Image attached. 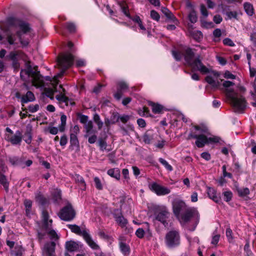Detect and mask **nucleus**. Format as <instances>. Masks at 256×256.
Wrapping results in <instances>:
<instances>
[{
	"mask_svg": "<svg viewBox=\"0 0 256 256\" xmlns=\"http://www.w3.org/2000/svg\"><path fill=\"white\" fill-rule=\"evenodd\" d=\"M6 21L8 26L4 27L0 26V29L6 34L8 44L10 45L18 44V42H16V35L10 31L9 26L18 27L20 30L17 31L16 34L18 37L22 45L23 46H26L29 44V41L27 40H23L22 35V34H26L30 31V24L24 20L13 17L8 18Z\"/></svg>",
	"mask_w": 256,
	"mask_h": 256,
	"instance_id": "1",
	"label": "nucleus"
},
{
	"mask_svg": "<svg viewBox=\"0 0 256 256\" xmlns=\"http://www.w3.org/2000/svg\"><path fill=\"white\" fill-rule=\"evenodd\" d=\"M172 208L174 215L180 222L187 223L192 221L198 224L200 222V214L196 208L188 206L182 200H173Z\"/></svg>",
	"mask_w": 256,
	"mask_h": 256,
	"instance_id": "2",
	"label": "nucleus"
},
{
	"mask_svg": "<svg viewBox=\"0 0 256 256\" xmlns=\"http://www.w3.org/2000/svg\"><path fill=\"white\" fill-rule=\"evenodd\" d=\"M182 50L183 51V56L186 62L193 69L198 70L203 74H208L211 72V70L206 67L202 64L200 56L194 60V50L186 46H184L182 47Z\"/></svg>",
	"mask_w": 256,
	"mask_h": 256,
	"instance_id": "3",
	"label": "nucleus"
},
{
	"mask_svg": "<svg viewBox=\"0 0 256 256\" xmlns=\"http://www.w3.org/2000/svg\"><path fill=\"white\" fill-rule=\"evenodd\" d=\"M234 84L230 81L226 80L222 86L227 88L225 92L227 98L230 101L231 104L236 112H241L244 111L246 106V101L242 96H238V93L235 92L233 89L228 88Z\"/></svg>",
	"mask_w": 256,
	"mask_h": 256,
	"instance_id": "4",
	"label": "nucleus"
},
{
	"mask_svg": "<svg viewBox=\"0 0 256 256\" xmlns=\"http://www.w3.org/2000/svg\"><path fill=\"white\" fill-rule=\"evenodd\" d=\"M26 69L22 70L20 72V76L22 79L25 80L26 77H31L34 85L36 86H43L44 84V78L38 70V66L32 67L30 62H28L26 64Z\"/></svg>",
	"mask_w": 256,
	"mask_h": 256,
	"instance_id": "5",
	"label": "nucleus"
},
{
	"mask_svg": "<svg viewBox=\"0 0 256 256\" xmlns=\"http://www.w3.org/2000/svg\"><path fill=\"white\" fill-rule=\"evenodd\" d=\"M74 60V56L70 52L60 55L58 58V64L62 68V70L54 78H61L66 70L73 65Z\"/></svg>",
	"mask_w": 256,
	"mask_h": 256,
	"instance_id": "6",
	"label": "nucleus"
},
{
	"mask_svg": "<svg viewBox=\"0 0 256 256\" xmlns=\"http://www.w3.org/2000/svg\"><path fill=\"white\" fill-rule=\"evenodd\" d=\"M152 209L155 216V220L162 224H168L170 222L171 214L166 206L154 205Z\"/></svg>",
	"mask_w": 256,
	"mask_h": 256,
	"instance_id": "7",
	"label": "nucleus"
},
{
	"mask_svg": "<svg viewBox=\"0 0 256 256\" xmlns=\"http://www.w3.org/2000/svg\"><path fill=\"white\" fill-rule=\"evenodd\" d=\"M180 234L178 231L172 230L166 233L165 236V243L169 248H174L180 244Z\"/></svg>",
	"mask_w": 256,
	"mask_h": 256,
	"instance_id": "8",
	"label": "nucleus"
},
{
	"mask_svg": "<svg viewBox=\"0 0 256 256\" xmlns=\"http://www.w3.org/2000/svg\"><path fill=\"white\" fill-rule=\"evenodd\" d=\"M75 216L76 212L70 204L64 206L58 214L60 218L64 221H70L73 220Z\"/></svg>",
	"mask_w": 256,
	"mask_h": 256,
	"instance_id": "9",
	"label": "nucleus"
},
{
	"mask_svg": "<svg viewBox=\"0 0 256 256\" xmlns=\"http://www.w3.org/2000/svg\"><path fill=\"white\" fill-rule=\"evenodd\" d=\"M152 190L158 196L166 195L170 192V190L168 188L161 186L156 183H154L152 184Z\"/></svg>",
	"mask_w": 256,
	"mask_h": 256,
	"instance_id": "10",
	"label": "nucleus"
},
{
	"mask_svg": "<svg viewBox=\"0 0 256 256\" xmlns=\"http://www.w3.org/2000/svg\"><path fill=\"white\" fill-rule=\"evenodd\" d=\"M6 140L12 144H20L22 140V132L20 130H17L12 136L8 135Z\"/></svg>",
	"mask_w": 256,
	"mask_h": 256,
	"instance_id": "11",
	"label": "nucleus"
},
{
	"mask_svg": "<svg viewBox=\"0 0 256 256\" xmlns=\"http://www.w3.org/2000/svg\"><path fill=\"white\" fill-rule=\"evenodd\" d=\"M119 246L121 252L124 256H128L130 253V248L128 244L124 242V238L120 236L118 238Z\"/></svg>",
	"mask_w": 256,
	"mask_h": 256,
	"instance_id": "12",
	"label": "nucleus"
},
{
	"mask_svg": "<svg viewBox=\"0 0 256 256\" xmlns=\"http://www.w3.org/2000/svg\"><path fill=\"white\" fill-rule=\"evenodd\" d=\"M35 200L36 202L43 206H46L49 204L48 197L45 196L40 192L36 194Z\"/></svg>",
	"mask_w": 256,
	"mask_h": 256,
	"instance_id": "13",
	"label": "nucleus"
},
{
	"mask_svg": "<svg viewBox=\"0 0 256 256\" xmlns=\"http://www.w3.org/2000/svg\"><path fill=\"white\" fill-rule=\"evenodd\" d=\"M112 214L116 222L118 224H126L128 223L127 220L122 215L121 210H114Z\"/></svg>",
	"mask_w": 256,
	"mask_h": 256,
	"instance_id": "14",
	"label": "nucleus"
},
{
	"mask_svg": "<svg viewBox=\"0 0 256 256\" xmlns=\"http://www.w3.org/2000/svg\"><path fill=\"white\" fill-rule=\"evenodd\" d=\"M208 143V138L206 136L203 134H198L196 141L195 142L196 145L199 148H203L206 144Z\"/></svg>",
	"mask_w": 256,
	"mask_h": 256,
	"instance_id": "15",
	"label": "nucleus"
},
{
	"mask_svg": "<svg viewBox=\"0 0 256 256\" xmlns=\"http://www.w3.org/2000/svg\"><path fill=\"white\" fill-rule=\"evenodd\" d=\"M69 228L72 232L76 234L82 236L84 238V234H88L87 231L85 228H80L78 225H68Z\"/></svg>",
	"mask_w": 256,
	"mask_h": 256,
	"instance_id": "16",
	"label": "nucleus"
},
{
	"mask_svg": "<svg viewBox=\"0 0 256 256\" xmlns=\"http://www.w3.org/2000/svg\"><path fill=\"white\" fill-rule=\"evenodd\" d=\"M34 100L35 97L34 94L30 90L28 91L26 94L22 95L21 98V102L22 106H24V104L33 102Z\"/></svg>",
	"mask_w": 256,
	"mask_h": 256,
	"instance_id": "17",
	"label": "nucleus"
},
{
	"mask_svg": "<svg viewBox=\"0 0 256 256\" xmlns=\"http://www.w3.org/2000/svg\"><path fill=\"white\" fill-rule=\"evenodd\" d=\"M66 248L69 252H76L79 250L80 244L74 241L70 240L66 242Z\"/></svg>",
	"mask_w": 256,
	"mask_h": 256,
	"instance_id": "18",
	"label": "nucleus"
},
{
	"mask_svg": "<svg viewBox=\"0 0 256 256\" xmlns=\"http://www.w3.org/2000/svg\"><path fill=\"white\" fill-rule=\"evenodd\" d=\"M208 194L209 198L216 202L220 203V194L218 196L216 191L214 188H208Z\"/></svg>",
	"mask_w": 256,
	"mask_h": 256,
	"instance_id": "19",
	"label": "nucleus"
},
{
	"mask_svg": "<svg viewBox=\"0 0 256 256\" xmlns=\"http://www.w3.org/2000/svg\"><path fill=\"white\" fill-rule=\"evenodd\" d=\"M84 238L92 248L94 250H98L100 248V246L92 240V237L88 232V234H84Z\"/></svg>",
	"mask_w": 256,
	"mask_h": 256,
	"instance_id": "20",
	"label": "nucleus"
},
{
	"mask_svg": "<svg viewBox=\"0 0 256 256\" xmlns=\"http://www.w3.org/2000/svg\"><path fill=\"white\" fill-rule=\"evenodd\" d=\"M84 238L92 248L94 250H98L100 248V246L92 240V237L88 232V234H84Z\"/></svg>",
	"mask_w": 256,
	"mask_h": 256,
	"instance_id": "21",
	"label": "nucleus"
},
{
	"mask_svg": "<svg viewBox=\"0 0 256 256\" xmlns=\"http://www.w3.org/2000/svg\"><path fill=\"white\" fill-rule=\"evenodd\" d=\"M70 148L73 150L74 147H79V142L76 134H70Z\"/></svg>",
	"mask_w": 256,
	"mask_h": 256,
	"instance_id": "22",
	"label": "nucleus"
},
{
	"mask_svg": "<svg viewBox=\"0 0 256 256\" xmlns=\"http://www.w3.org/2000/svg\"><path fill=\"white\" fill-rule=\"evenodd\" d=\"M9 161L14 166H20L22 168H25V166L23 165V160L18 157L10 158Z\"/></svg>",
	"mask_w": 256,
	"mask_h": 256,
	"instance_id": "23",
	"label": "nucleus"
},
{
	"mask_svg": "<svg viewBox=\"0 0 256 256\" xmlns=\"http://www.w3.org/2000/svg\"><path fill=\"white\" fill-rule=\"evenodd\" d=\"M107 174L111 177L114 178L118 180L120 178V170L118 168L108 170Z\"/></svg>",
	"mask_w": 256,
	"mask_h": 256,
	"instance_id": "24",
	"label": "nucleus"
},
{
	"mask_svg": "<svg viewBox=\"0 0 256 256\" xmlns=\"http://www.w3.org/2000/svg\"><path fill=\"white\" fill-rule=\"evenodd\" d=\"M74 178L76 182L78 183L80 188L82 190H85L86 188V184L83 178L78 174H76Z\"/></svg>",
	"mask_w": 256,
	"mask_h": 256,
	"instance_id": "25",
	"label": "nucleus"
},
{
	"mask_svg": "<svg viewBox=\"0 0 256 256\" xmlns=\"http://www.w3.org/2000/svg\"><path fill=\"white\" fill-rule=\"evenodd\" d=\"M0 184L2 185L6 192H8L9 182L5 175L2 172H0Z\"/></svg>",
	"mask_w": 256,
	"mask_h": 256,
	"instance_id": "26",
	"label": "nucleus"
},
{
	"mask_svg": "<svg viewBox=\"0 0 256 256\" xmlns=\"http://www.w3.org/2000/svg\"><path fill=\"white\" fill-rule=\"evenodd\" d=\"M162 12L166 16V18L173 22L176 20V18L172 13L167 8L162 7L161 9Z\"/></svg>",
	"mask_w": 256,
	"mask_h": 256,
	"instance_id": "27",
	"label": "nucleus"
},
{
	"mask_svg": "<svg viewBox=\"0 0 256 256\" xmlns=\"http://www.w3.org/2000/svg\"><path fill=\"white\" fill-rule=\"evenodd\" d=\"M84 128L85 129L86 134L84 137H88L90 134L92 132V130L94 126L92 121L90 120L84 124Z\"/></svg>",
	"mask_w": 256,
	"mask_h": 256,
	"instance_id": "28",
	"label": "nucleus"
},
{
	"mask_svg": "<svg viewBox=\"0 0 256 256\" xmlns=\"http://www.w3.org/2000/svg\"><path fill=\"white\" fill-rule=\"evenodd\" d=\"M56 244L54 242L47 243L45 245V248L47 254H54L55 250Z\"/></svg>",
	"mask_w": 256,
	"mask_h": 256,
	"instance_id": "29",
	"label": "nucleus"
},
{
	"mask_svg": "<svg viewBox=\"0 0 256 256\" xmlns=\"http://www.w3.org/2000/svg\"><path fill=\"white\" fill-rule=\"evenodd\" d=\"M244 7L246 12L250 16H252L254 13L253 6L249 2H245Z\"/></svg>",
	"mask_w": 256,
	"mask_h": 256,
	"instance_id": "30",
	"label": "nucleus"
},
{
	"mask_svg": "<svg viewBox=\"0 0 256 256\" xmlns=\"http://www.w3.org/2000/svg\"><path fill=\"white\" fill-rule=\"evenodd\" d=\"M172 56L176 61H180L183 57V51L181 50H172Z\"/></svg>",
	"mask_w": 256,
	"mask_h": 256,
	"instance_id": "31",
	"label": "nucleus"
},
{
	"mask_svg": "<svg viewBox=\"0 0 256 256\" xmlns=\"http://www.w3.org/2000/svg\"><path fill=\"white\" fill-rule=\"evenodd\" d=\"M42 220L43 224H49L52 222V220L50 218L48 212L45 210L42 212Z\"/></svg>",
	"mask_w": 256,
	"mask_h": 256,
	"instance_id": "32",
	"label": "nucleus"
},
{
	"mask_svg": "<svg viewBox=\"0 0 256 256\" xmlns=\"http://www.w3.org/2000/svg\"><path fill=\"white\" fill-rule=\"evenodd\" d=\"M150 105L152 106V111L154 114H160L163 109V106L159 104L152 102Z\"/></svg>",
	"mask_w": 256,
	"mask_h": 256,
	"instance_id": "33",
	"label": "nucleus"
},
{
	"mask_svg": "<svg viewBox=\"0 0 256 256\" xmlns=\"http://www.w3.org/2000/svg\"><path fill=\"white\" fill-rule=\"evenodd\" d=\"M206 81L210 84L213 88H218L219 85L218 82H216L212 76H206L205 78Z\"/></svg>",
	"mask_w": 256,
	"mask_h": 256,
	"instance_id": "34",
	"label": "nucleus"
},
{
	"mask_svg": "<svg viewBox=\"0 0 256 256\" xmlns=\"http://www.w3.org/2000/svg\"><path fill=\"white\" fill-rule=\"evenodd\" d=\"M61 124L59 126V130L60 132H62L64 130L65 126L66 124V116L64 114H62L60 117Z\"/></svg>",
	"mask_w": 256,
	"mask_h": 256,
	"instance_id": "35",
	"label": "nucleus"
},
{
	"mask_svg": "<svg viewBox=\"0 0 256 256\" xmlns=\"http://www.w3.org/2000/svg\"><path fill=\"white\" fill-rule=\"evenodd\" d=\"M56 99L60 102H64L66 106H68L70 99L68 97L64 94L58 95L56 96Z\"/></svg>",
	"mask_w": 256,
	"mask_h": 256,
	"instance_id": "36",
	"label": "nucleus"
},
{
	"mask_svg": "<svg viewBox=\"0 0 256 256\" xmlns=\"http://www.w3.org/2000/svg\"><path fill=\"white\" fill-rule=\"evenodd\" d=\"M93 119L94 122L97 124L98 129L101 130L103 126V122L100 120L99 115L97 114H96L94 116Z\"/></svg>",
	"mask_w": 256,
	"mask_h": 256,
	"instance_id": "37",
	"label": "nucleus"
},
{
	"mask_svg": "<svg viewBox=\"0 0 256 256\" xmlns=\"http://www.w3.org/2000/svg\"><path fill=\"white\" fill-rule=\"evenodd\" d=\"M192 38L196 41H200L202 38V34L200 31L195 30L192 32Z\"/></svg>",
	"mask_w": 256,
	"mask_h": 256,
	"instance_id": "38",
	"label": "nucleus"
},
{
	"mask_svg": "<svg viewBox=\"0 0 256 256\" xmlns=\"http://www.w3.org/2000/svg\"><path fill=\"white\" fill-rule=\"evenodd\" d=\"M20 54V52H11L7 56V58L12 61H16L18 60V58Z\"/></svg>",
	"mask_w": 256,
	"mask_h": 256,
	"instance_id": "39",
	"label": "nucleus"
},
{
	"mask_svg": "<svg viewBox=\"0 0 256 256\" xmlns=\"http://www.w3.org/2000/svg\"><path fill=\"white\" fill-rule=\"evenodd\" d=\"M244 251L246 256H253V253L250 249V242L246 240V244L244 246Z\"/></svg>",
	"mask_w": 256,
	"mask_h": 256,
	"instance_id": "40",
	"label": "nucleus"
},
{
	"mask_svg": "<svg viewBox=\"0 0 256 256\" xmlns=\"http://www.w3.org/2000/svg\"><path fill=\"white\" fill-rule=\"evenodd\" d=\"M66 29L71 33L76 32V26L74 23L71 22H68L66 24Z\"/></svg>",
	"mask_w": 256,
	"mask_h": 256,
	"instance_id": "41",
	"label": "nucleus"
},
{
	"mask_svg": "<svg viewBox=\"0 0 256 256\" xmlns=\"http://www.w3.org/2000/svg\"><path fill=\"white\" fill-rule=\"evenodd\" d=\"M24 136L25 138V139L24 140L26 143L28 144H30L32 140V134L31 133V130H27L24 134Z\"/></svg>",
	"mask_w": 256,
	"mask_h": 256,
	"instance_id": "42",
	"label": "nucleus"
},
{
	"mask_svg": "<svg viewBox=\"0 0 256 256\" xmlns=\"http://www.w3.org/2000/svg\"><path fill=\"white\" fill-rule=\"evenodd\" d=\"M24 206L26 208V212L28 214L29 212L32 208V201L30 200L26 199L24 200Z\"/></svg>",
	"mask_w": 256,
	"mask_h": 256,
	"instance_id": "43",
	"label": "nucleus"
},
{
	"mask_svg": "<svg viewBox=\"0 0 256 256\" xmlns=\"http://www.w3.org/2000/svg\"><path fill=\"white\" fill-rule=\"evenodd\" d=\"M222 194L224 196V200L226 202H230L232 198V193L231 191L224 192L222 193Z\"/></svg>",
	"mask_w": 256,
	"mask_h": 256,
	"instance_id": "44",
	"label": "nucleus"
},
{
	"mask_svg": "<svg viewBox=\"0 0 256 256\" xmlns=\"http://www.w3.org/2000/svg\"><path fill=\"white\" fill-rule=\"evenodd\" d=\"M158 160L168 170H172V167L165 160L162 158H160Z\"/></svg>",
	"mask_w": 256,
	"mask_h": 256,
	"instance_id": "45",
	"label": "nucleus"
},
{
	"mask_svg": "<svg viewBox=\"0 0 256 256\" xmlns=\"http://www.w3.org/2000/svg\"><path fill=\"white\" fill-rule=\"evenodd\" d=\"M188 19L192 23L196 22L198 18L196 12L194 11L192 12L188 15Z\"/></svg>",
	"mask_w": 256,
	"mask_h": 256,
	"instance_id": "46",
	"label": "nucleus"
},
{
	"mask_svg": "<svg viewBox=\"0 0 256 256\" xmlns=\"http://www.w3.org/2000/svg\"><path fill=\"white\" fill-rule=\"evenodd\" d=\"M98 146L100 147V150H104L106 148L107 143L104 140L102 139V138H100L98 140Z\"/></svg>",
	"mask_w": 256,
	"mask_h": 256,
	"instance_id": "47",
	"label": "nucleus"
},
{
	"mask_svg": "<svg viewBox=\"0 0 256 256\" xmlns=\"http://www.w3.org/2000/svg\"><path fill=\"white\" fill-rule=\"evenodd\" d=\"M240 196H244L249 194L250 190L248 188H244L238 190Z\"/></svg>",
	"mask_w": 256,
	"mask_h": 256,
	"instance_id": "48",
	"label": "nucleus"
},
{
	"mask_svg": "<svg viewBox=\"0 0 256 256\" xmlns=\"http://www.w3.org/2000/svg\"><path fill=\"white\" fill-rule=\"evenodd\" d=\"M226 236L228 238V241L230 242H232L233 241L232 232L230 228H226Z\"/></svg>",
	"mask_w": 256,
	"mask_h": 256,
	"instance_id": "49",
	"label": "nucleus"
},
{
	"mask_svg": "<svg viewBox=\"0 0 256 256\" xmlns=\"http://www.w3.org/2000/svg\"><path fill=\"white\" fill-rule=\"evenodd\" d=\"M143 141L147 144H149L151 142L152 138L151 136L148 134L147 132L145 133L142 137Z\"/></svg>",
	"mask_w": 256,
	"mask_h": 256,
	"instance_id": "50",
	"label": "nucleus"
},
{
	"mask_svg": "<svg viewBox=\"0 0 256 256\" xmlns=\"http://www.w3.org/2000/svg\"><path fill=\"white\" fill-rule=\"evenodd\" d=\"M94 184H95L96 188L97 189H98L99 190H101L102 189V184L100 180V178L98 177H95L94 178Z\"/></svg>",
	"mask_w": 256,
	"mask_h": 256,
	"instance_id": "51",
	"label": "nucleus"
},
{
	"mask_svg": "<svg viewBox=\"0 0 256 256\" xmlns=\"http://www.w3.org/2000/svg\"><path fill=\"white\" fill-rule=\"evenodd\" d=\"M120 115L118 113H113L111 118V123L114 124L120 120Z\"/></svg>",
	"mask_w": 256,
	"mask_h": 256,
	"instance_id": "52",
	"label": "nucleus"
},
{
	"mask_svg": "<svg viewBox=\"0 0 256 256\" xmlns=\"http://www.w3.org/2000/svg\"><path fill=\"white\" fill-rule=\"evenodd\" d=\"M128 88V85L124 82H120L118 83V88L125 92Z\"/></svg>",
	"mask_w": 256,
	"mask_h": 256,
	"instance_id": "53",
	"label": "nucleus"
},
{
	"mask_svg": "<svg viewBox=\"0 0 256 256\" xmlns=\"http://www.w3.org/2000/svg\"><path fill=\"white\" fill-rule=\"evenodd\" d=\"M124 92L118 88L116 92L114 94V98L118 100H120Z\"/></svg>",
	"mask_w": 256,
	"mask_h": 256,
	"instance_id": "54",
	"label": "nucleus"
},
{
	"mask_svg": "<svg viewBox=\"0 0 256 256\" xmlns=\"http://www.w3.org/2000/svg\"><path fill=\"white\" fill-rule=\"evenodd\" d=\"M78 118L80 120V123L84 124H85L87 123L88 119V117L87 116L84 115L82 114H80L78 115Z\"/></svg>",
	"mask_w": 256,
	"mask_h": 256,
	"instance_id": "55",
	"label": "nucleus"
},
{
	"mask_svg": "<svg viewBox=\"0 0 256 256\" xmlns=\"http://www.w3.org/2000/svg\"><path fill=\"white\" fill-rule=\"evenodd\" d=\"M48 234L50 236L51 239L58 240L59 238L56 232L54 230H51L47 232Z\"/></svg>",
	"mask_w": 256,
	"mask_h": 256,
	"instance_id": "56",
	"label": "nucleus"
},
{
	"mask_svg": "<svg viewBox=\"0 0 256 256\" xmlns=\"http://www.w3.org/2000/svg\"><path fill=\"white\" fill-rule=\"evenodd\" d=\"M44 92L46 96L50 98L51 99L53 98L54 95V90L50 88H46L44 89Z\"/></svg>",
	"mask_w": 256,
	"mask_h": 256,
	"instance_id": "57",
	"label": "nucleus"
},
{
	"mask_svg": "<svg viewBox=\"0 0 256 256\" xmlns=\"http://www.w3.org/2000/svg\"><path fill=\"white\" fill-rule=\"evenodd\" d=\"M150 16L151 18L156 21H158L160 18V16L159 14L154 10H152L150 12Z\"/></svg>",
	"mask_w": 256,
	"mask_h": 256,
	"instance_id": "58",
	"label": "nucleus"
},
{
	"mask_svg": "<svg viewBox=\"0 0 256 256\" xmlns=\"http://www.w3.org/2000/svg\"><path fill=\"white\" fill-rule=\"evenodd\" d=\"M226 16L229 19H232V18L238 19V14L236 12H226Z\"/></svg>",
	"mask_w": 256,
	"mask_h": 256,
	"instance_id": "59",
	"label": "nucleus"
},
{
	"mask_svg": "<svg viewBox=\"0 0 256 256\" xmlns=\"http://www.w3.org/2000/svg\"><path fill=\"white\" fill-rule=\"evenodd\" d=\"M223 43L226 46H235L232 40L229 38H226L223 40Z\"/></svg>",
	"mask_w": 256,
	"mask_h": 256,
	"instance_id": "60",
	"label": "nucleus"
},
{
	"mask_svg": "<svg viewBox=\"0 0 256 256\" xmlns=\"http://www.w3.org/2000/svg\"><path fill=\"white\" fill-rule=\"evenodd\" d=\"M68 142V138L66 134H64L60 138V144L62 146H64Z\"/></svg>",
	"mask_w": 256,
	"mask_h": 256,
	"instance_id": "61",
	"label": "nucleus"
},
{
	"mask_svg": "<svg viewBox=\"0 0 256 256\" xmlns=\"http://www.w3.org/2000/svg\"><path fill=\"white\" fill-rule=\"evenodd\" d=\"M39 109V105L35 104V105H30L28 106V110L31 112H37Z\"/></svg>",
	"mask_w": 256,
	"mask_h": 256,
	"instance_id": "62",
	"label": "nucleus"
},
{
	"mask_svg": "<svg viewBox=\"0 0 256 256\" xmlns=\"http://www.w3.org/2000/svg\"><path fill=\"white\" fill-rule=\"evenodd\" d=\"M144 231L142 228H138L136 232V234L139 238H143L144 236Z\"/></svg>",
	"mask_w": 256,
	"mask_h": 256,
	"instance_id": "63",
	"label": "nucleus"
},
{
	"mask_svg": "<svg viewBox=\"0 0 256 256\" xmlns=\"http://www.w3.org/2000/svg\"><path fill=\"white\" fill-rule=\"evenodd\" d=\"M250 40L254 44H256V28L252 30L250 36Z\"/></svg>",
	"mask_w": 256,
	"mask_h": 256,
	"instance_id": "64",
	"label": "nucleus"
}]
</instances>
